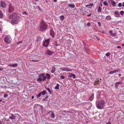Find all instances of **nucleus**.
Returning <instances> with one entry per match:
<instances>
[{"instance_id": "obj_18", "label": "nucleus", "mask_w": 124, "mask_h": 124, "mask_svg": "<svg viewBox=\"0 0 124 124\" xmlns=\"http://www.w3.org/2000/svg\"><path fill=\"white\" fill-rule=\"evenodd\" d=\"M55 67L54 66L52 67V69L51 71V72L52 73H54L55 71Z\"/></svg>"}, {"instance_id": "obj_35", "label": "nucleus", "mask_w": 124, "mask_h": 124, "mask_svg": "<svg viewBox=\"0 0 124 124\" xmlns=\"http://www.w3.org/2000/svg\"><path fill=\"white\" fill-rule=\"evenodd\" d=\"M42 78H38L37 79V81L38 82L41 81H42Z\"/></svg>"}, {"instance_id": "obj_41", "label": "nucleus", "mask_w": 124, "mask_h": 124, "mask_svg": "<svg viewBox=\"0 0 124 124\" xmlns=\"http://www.w3.org/2000/svg\"><path fill=\"white\" fill-rule=\"evenodd\" d=\"M115 14L117 15H118L119 14V12L117 11H116L115 12Z\"/></svg>"}, {"instance_id": "obj_6", "label": "nucleus", "mask_w": 124, "mask_h": 124, "mask_svg": "<svg viewBox=\"0 0 124 124\" xmlns=\"http://www.w3.org/2000/svg\"><path fill=\"white\" fill-rule=\"evenodd\" d=\"M50 35L53 38H54V35L55 33L53 31V29L52 27L50 29Z\"/></svg>"}, {"instance_id": "obj_29", "label": "nucleus", "mask_w": 124, "mask_h": 124, "mask_svg": "<svg viewBox=\"0 0 124 124\" xmlns=\"http://www.w3.org/2000/svg\"><path fill=\"white\" fill-rule=\"evenodd\" d=\"M46 91L45 90H44L42 92L41 94H42L43 95H44L46 94Z\"/></svg>"}, {"instance_id": "obj_31", "label": "nucleus", "mask_w": 124, "mask_h": 124, "mask_svg": "<svg viewBox=\"0 0 124 124\" xmlns=\"http://www.w3.org/2000/svg\"><path fill=\"white\" fill-rule=\"evenodd\" d=\"M54 115L53 113L52 112L51 115V118H54Z\"/></svg>"}, {"instance_id": "obj_60", "label": "nucleus", "mask_w": 124, "mask_h": 124, "mask_svg": "<svg viewBox=\"0 0 124 124\" xmlns=\"http://www.w3.org/2000/svg\"><path fill=\"white\" fill-rule=\"evenodd\" d=\"M89 5H87L85 6V7H87L88 6H89Z\"/></svg>"}, {"instance_id": "obj_14", "label": "nucleus", "mask_w": 124, "mask_h": 124, "mask_svg": "<svg viewBox=\"0 0 124 124\" xmlns=\"http://www.w3.org/2000/svg\"><path fill=\"white\" fill-rule=\"evenodd\" d=\"M68 77L69 78H75V75L73 74L69 73L68 74Z\"/></svg>"}, {"instance_id": "obj_24", "label": "nucleus", "mask_w": 124, "mask_h": 124, "mask_svg": "<svg viewBox=\"0 0 124 124\" xmlns=\"http://www.w3.org/2000/svg\"><path fill=\"white\" fill-rule=\"evenodd\" d=\"M64 16L62 15L60 16V19L61 21H63L64 20Z\"/></svg>"}, {"instance_id": "obj_56", "label": "nucleus", "mask_w": 124, "mask_h": 124, "mask_svg": "<svg viewBox=\"0 0 124 124\" xmlns=\"http://www.w3.org/2000/svg\"><path fill=\"white\" fill-rule=\"evenodd\" d=\"M123 6L124 7V2L123 3Z\"/></svg>"}, {"instance_id": "obj_64", "label": "nucleus", "mask_w": 124, "mask_h": 124, "mask_svg": "<svg viewBox=\"0 0 124 124\" xmlns=\"http://www.w3.org/2000/svg\"><path fill=\"white\" fill-rule=\"evenodd\" d=\"M39 10H40V9H41L39 7Z\"/></svg>"}, {"instance_id": "obj_23", "label": "nucleus", "mask_w": 124, "mask_h": 124, "mask_svg": "<svg viewBox=\"0 0 124 124\" xmlns=\"http://www.w3.org/2000/svg\"><path fill=\"white\" fill-rule=\"evenodd\" d=\"M3 14L1 11L0 10V18H2L3 17Z\"/></svg>"}, {"instance_id": "obj_32", "label": "nucleus", "mask_w": 124, "mask_h": 124, "mask_svg": "<svg viewBox=\"0 0 124 124\" xmlns=\"http://www.w3.org/2000/svg\"><path fill=\"white\" fill-rule=\"evenodd\" d=\"M9 78H6V80L7 81L9 82H11L13 83V81H12L11 80V81H10L9 80Z\"/></svg>"}, {"instance_id": "obj_10", "label": "nucleus", "mask_w": 124, "mask_h": 124, "mask_svg": "<svg viewBox=\"0 0 124 124\" xmlns=\"http://www.w3.org/2000/svg\"><path fill=\"white\" fill-rule=\"evenodd\" d=\"M61 70L62 71H72L71 69L67 68L66 67L61 68Z\"/></svg>"}, {"instance_id": "obj_61", "label": "nucleus", "mask_w": 124, "mask_h": 124, "mask_svg": "<svg viewBox=\"0 0 124 124\" xmlns=\"http://www.w3.org/2000/svg\"><path fill=\"white\" fill-rule=\"evenodd\" d=\"M48 97V96H47L45 97V98L46 99Z\"/></svg>"}, {"instance_id": "obj_38", "label": "nucleus", "mask_w": 124, "mask_h": 124, "mask_svg": "<svg viewBox=\"0 0 124 124\" xmlns=\"http://www.w3.org/2000/svg\"><path fill=\"white\" fill-rule=\"evenodd\" d=\"M99 82V80H97L95 81V84H98Z\"/></svg>"}, {"instance_id": "obj_16", "label": "nucleus", "mask_w": 124, "mask_h": 124, "mask_svg": "<svg viewBox=\"0 0 124 124\" xmlns=\"http://www.w3.org/2000/svg\"><path fill=\"white\" fill-rule=\"evenodd\" d=\"M94 94H92V95L89 98V100L90 101H92L93 100L94 97Z\"/></svg>"}, {"instance_id": "obj_1", "label": "nucleus", "mask_w": 124, "mask_h": 124, "mask_svg": "<svg viewBox=\"0 0 124 124\" xmlns=\"http://www.w3.org/2000/svg\"><path fill=\"white\" fill-rule=\"evenodd\" d=\"M18 14L17 12H14L9 16L10 19H12L11 20V23L13 24H17L18 22L22 19L20 16H18Z\"/></svg>"}, {"instance_id": "obj_27", "label": "nucleus", "mask_w": 124, "mask_h": 124, "mask_svg": "<svg viewBox=\"0 0 124 124\" xmlns=\"http://www.w3.org/2000/svg\"><path fill=\"white\" fill-rule=\"evenodd\" d=\"M121 83V82H116V85H115V87H118V84H119L120 83Z\"/></svg>"}, {"instance_id": "obj_36", "label": "nucleus", "mask_w": 124, "mask_h": 124, "mask_svg": "<svg viewBox=\"0 0 124 124\" xmlns=\"http://www.w3.org/2000/svg\"><path fill=\"white\" fill-rule=\"evenodd\" d=\"M120 13L121 15L122 16L124 14V12L123 11H121Z\"/></svg>"}, {"instance_id": "obj_9", "label": "nucleus", "mask_w": 124, "mask_h": 124, "mask_svg": "<svg viewBox=\"0 0 124 124\" xmlns=\"http://www.w3.org/2000/svg\"><path fill=\"white\" fill-rule=\"evenodd\" d=\"M0 6L3 8H6L7 6L6 3L4 1H1L0 2Z\"/></svg>"}, {"instance_id": "obj_28", "label": "nucleus", "mask_w": 124, "mask_h": 124, "mask_svg": "<svg viewBox=\"0 0 124 124\" xmlns=\"http://www.w3.org/2000/svg\"><path fill=\"white\" fill-rule=\"evenodd\" d=\"M41 38L39 37H37V42H39L41 41Z\"/></svg>"}, {"instance_id": "obj_30", "label": "nucleus", "mask_w": 124, "mask_h": 124, "mask_svg": "<svg viewBox=\"0 0 124 124\" xmlns=\"http://www.w3.org/2000/svg\"><path fill=\"white\" fill-rule=\"evenodd\" d=\"M41 94V93H39L38 95H37V98H39L40 97V96Z\"/></svg>"}, {"instance_id": "obj_50", "label": "nucleus", "mask_w": 124, "mask_h": 124, "mask_svg": "<svg viewBox=\"0 0 124 124\" xmlns=\"http://www.w3.org/2000/svg\"><path fill=\"white\" fill-rule=\"evenodd\" d=\"M46 78H43V79H42L43 81H45V80Z\"/></svg>"}, {"instance_id": "obj_3", "label": "nucleus", "mask_w": 124, "mask_h": 124, "mask_svg": "<svg viewBox=\"0 0 124 124\" xmlns=\"http://www.w3.org/2000/svg\"><path fill=\"white\" fill-rule=\"evenodd\" d=\"M105 103V102L104 100H101L96 102V107L99 109H102L104 108Z\"/></svg>"}, {"instance_id": "obj_55", "label": "nucleus", "mask_w": 124, "mask_h": 124, "mask_svg": "<svg viewBox=\"0 0 124 124\" xmlns=\"http://www.w3.org/2000/svg\"><path fill=\"white\" fill-rule=\"evenodd\" d=\"M34 98V96H32L31 98H32V99H33Z\"/></svg>"}, {"instance_id": "obj_59", "label": "nucleus", "mask_w": 124, "mask_h": 124, "mask_svg": "<svg viewBox=\"0 0 124 124\" xmlns=\"http://www.w3.org/2000/svg\"><path fill=\"white\" fill-rule=\"evenodd\" d=\"M118 75H119V77H120V76H121V74H118Z\"/></svg>"}, {"instance_id": "obj_22", "label": "nucleus", "mask_w": 124, "mask_h": 124, "mask_svg": "<svg viewBox=\"0 0 124 124\" xmlns=\"http://www.w3.org/2000/svg\"><path fill=\"white\" fill-rule=\"evenodd\" d=\"M105 19L107 20L108 21L110 20L111 19V17L109 16H107L106 18Z\"/></svg>"}, {"instance_id": "obj_48", "label": "nucleus", "mask_w": 124, "mask_h": 124, "mask_svg": "<svg viewBox=\"0 0 124 124\" xmlns=\"http://www.w3.org/2000/svg\"><path fill=\"white\" fill-rule=\"evenodd\" d=\"M106 124H112L109 121Z\"/></svg>"}, {"instance_id": "obj_39", "label": "nucleus", "mask_w": 124, "mask_h": 124, "mask_svg": "<svg viewBox=\"0 0 124 124\" xmlns=\"http://www.w3.org/2000/svg\"><path fill=\"white\" fill-rule=\"evenodd\" d=\"M46 76L47 77V78L50 77L49 74L48 73H47L46 74Z\"/></svg>"}, {"instance_id": "obj_44", "label": "nucleus", "mask_w": 124, "mask_h": 124, "mask_svg": "<svg viewBox=\"0 0 124 124\" xmlns=\"http://www.w3.org/2000/svg\"><path fill=\"white\" fill-rule=\"evenodd\" d=\"M98 25L99 26H101V23L100 22H98Z\"/></svg>"}, {"instance_id": "obj_54", "label": "nucleus", "mask_w": 124, "mask_h": 124, "mask_svg": "<svg viewBox=\"0 0 124 124\" xmlns=\"http://www.w3.org/2000/svg\"><path fill=\"white\" fill-rule=\"evenodd\" d=\"M60 78H64L63 76L62 75L60 76Z\"/></svg>"}, {"instance_id": "obj_37", "label": "nucleus", "mask_w": 124, "mask_h": 124, "mask_svg": "<svg viewBox=\"0 0 124 124\" xmlns=\"http://www.w3.org/2000/svg\"><path fill=\"white\" fill-rule=\"evenodd\" d=\"M110 54V53L109 52H108V53H107L106 54V56H109Z\"/></svg>"}, {"instance_id": "obj_21", "label": "nucleus", "mask_w": 124, "mask_h": 124, "mask_svg": "<svg viewBox=\"0 0 124 124\" xmlns=\"http://www.w3.org/2000/svg\"><path fill=\"white\" fill-rule=\"evenodd\" d=\"M101 8L100 6H99L98 8L97 12L98 13L101 12Z\"/></svg>"}, {"instance_id": "obj_46", "label": "nucleus", "mask_w": 124, "mask_h": 124, "mask_svg": "<svg viewBox=\"0 0 124 124\" xmlns=\"http://www.w3.org/2000/svg\"><path fill=\"white\" fill-rule=\"evenodd\" d=\"M23 14H24L26 15H27V13L25 11L24 12Z\"/></svg>"}, {"instance_id": "obj_33", "label": "nucleus", "mask_w": 124, "mask_h": 124, "mask_svg": "<svg viewBox=\"0 0 124 124\" xmlns=\"http://www.w3.org/2000/svg\"><path fill=\"white\" fill-rule=\"evenodd\" d=\"M17 64H15L11 65V66L13 67H16L17 66Z\"/></svg>"}, {"instance_id": "obj_12", "label": "nucleus", "mask_w": 124, "mask_h": 124, "mask_svg": "<svg viewBox=\"0 0 124 124\" xmlns=\"http://www.w3.org/2000/svg\"><path fill=\"white\" fill-rule=\"evenodd\" d=\"M54 52L52 51L48 50L46 51V54L47 55H51Z\"/></svg>"}, {"instance_id": "obj_8", "label": "nucleus", "mask_w": 124, "mask_h": 124, "mask_svg": "<svg viewBox=\"0 0 124 124\" xmlns=\"http://www.w3.org/2000/svg\"><path fill=\"white\" fill-rule=\"evenodd\" d=\"M120 70L119 69H118L117 70H115L112 71H111L109 72V74H112L115 73L119 72Z\"/></svg>"}, {"instance_id": "obj_47", "label": "nucleus", "mask_w": 124, "mask_h": 124, "mask_svg": "<svg viewBox=\"0 0 124 124\" xmlns=\"http://www.w3.org/2000/svg\"><path fill=\"white\" fill-rule=\"evenodd\" d=\"M87 25L88 26H89L90 25V24L89 23H88L87 24Z\"/></svg>"}, {"instance_id": "obj_63", "label": "nucleus", "mask_w": 124, "mask_h": 124, "mask_svg": "<svg viewBox=\"0 0 124 124\" xmlns=\"http://www.w3.org/2000/svg\"><path fill=\"white\" fill-rule=\"evenodd\" d=\"M2 70V69H1V68H0V70Z\"/></svg>"}, {"instance_id": "obj_49", "label": "nucleus", "mask_w": 124, "mask_h": 124, "mask_svg": "<svg viewBox=\"0 0 124 124\" xmlns=\"http://www.w3.org/2000/svg\"><path fill=\"white\" fill-rule=\"evenodd\" d=\"M93 5H94L92 3L91 4L89 5H88L89 6H92Z\"/></svg>"}, {"instance_id": "obj_20", "label": "nucleus", "mask_w": 124, "mask_h": 124, "mask_svg": "<svg viewBox=\"0 0 124 124\" xmlns=\"http://www.w3.org/2000/svg\"><path fill=\"white\" fill-rule=\"evenodd\" d=\"M69 6L70 7H71L72 8H74L75 7V5H74V4L73 3L69 4Z\"/></svg>"}, {"instance_id": "obj_58", "label": "nucleus", "mask_w": 124, "mask_h": 124, "mask_svg": "<svg viewBox=\"0 0 124 124\" xmlns=\"http://www.w3.org/2000/svg\"><path fill=\"white\" fill-rule=\"evenodd\" d=\"M0 124H2V122L1 120H0Z\"/></svg>"}, {"instance_id": "obj_5", "label": "nucleus", "mask_w": 124, "mask_h": 124, "mask_svg": "<svg viewBox=\"0 0 124 124\" xmlns=\"http://www.w3.org/2000/svg\"><path fill=\"white\" fill-rule=\"evenodd\" d=\"M50 42V39H48L47 40H45L43 44L44 46L47 47L49 44Z\"/></svg>"}, {"instance_id": "obj_34", "label": "nucleus", "mask_w": 124, "mask_h": 124, "mask_svg": "<svg viewBox=\"0 0 124 124\" xmlns=\"http://www.w3.org/2000/svg\"><path fill=\"white\" fill-rule=\"evenodd\" d=\"M103 3L106 6H107L108 5V3L106 1L104 2Z\"/></svg>"}, {"instance_id": "obj_62", "label": "nucleus", "mask_w": 124, "mask_h": 124, "mask_svg": "<svg viewBox=\"0 0 124 124\" xmlns=\"http://www.w3.org/2000/svg\"><path fill=\"white\" fill-rule=\"evenodd\" d=\"M122 46H124V44H122Z\"/></svg>"}, {"instance_id": "obj_17", "label": "nucleus", "mask_w": 124, "mask_h": 124, "mask_svg": "<svg viewBox=\"0 0 124 124\" xmlns=\"http://www.w3.org/2000/svg\"><path fill=\"white\" fill-rule=\"evenodd\" d=\"M111 4L113 6H116V3L114 0H111Z\"/></svg>"}, {"instance_id": "obj_43", "label": "nucleus", "mask_w": 124, "mask_h": 124, "mask_svg": "<svg viewBox=\"0 0 124 124\" xmlns=\"http://www.w3.org/2000/svg\"><path fill=\"white\" fill-rule=\"evenodd\" d=\"M122 4L121 3H119L118 4V6L119 7H121V6H122Z\"/></svg>"}, {"instance_id": "obj_15", "label": "nucleus", "mask_w": 124, "mask_h": 124, "mask_svg": "<svg viewBox=\"0 0 124 124\" xmlns=\"http://www.w3.org/2000/svg\"><path fill=\"white\" fill-rule=\"evenodd\" d=\"M45 88L48 91L49 93L51 94H52V92L51 90H50V89L49 88H48L47 87H46V86L45 87Z\"/></svg>"}, {"instance_id": "obj_51", "label": "nucleus", "mask_w": 124, "mask_h": 124, "mask_svg": "<svg viewBox=\"0 0 124 124\" xmlns=\"http://www.w3.org/2000/svg\"><path fill=\"white\" fill-rule=\"evenodd\" d=\"M91 14H89L87 15V16L88 17H89V16H91Z\"/></svg>"}, {"instance_id": "obj_52", "label": "nucleus", "mask_w": 124, "mask_h": 124, "mask_svg": "<svg viewBox=\"0 0 124 124\" xmlns=\"http://www.w3.org/2000/svg\"><path fill=\"white\" fill-rule=\"evenodd\" d=\"M22 42V41H20L19 42H18V43H17V44H19L20 43H21V42Z\"/></svg>"}, {"instance_id": "obj_25", "label": "nucleus", "mask_w": 124, "mask_h": 124, "mask_svg": "<svg viewBox=\"0 0 124 124\" xmlns=\"http://www.w3.org/2000/svg\"><path fill=\"white\" fill-rule=\"evenodd\" d=\"M59 84H57L56 85L55 87V89H59Z\"/></svg>"}, {"instance_id": "obj_13", "label": "nucleus", "mask_w": 124, "mask_h": 124, "mask_svg": "<svg viewBox=\"0 0 124 124\" xmlns=\"http://www.w3.org/2000/svg\"><path fill=\"white\" fill-rule=\"evenodd\" d=\"M109 33L110 35L111 36L113 37H115L116 36V33H112V31L111 30H110L109 31Z\"/></svg>"}, {"instance_id": "obj_53", "label": "nucleus", "mask_w": 124, "mask_h": 124, "mask_svg": "<svg viewBox=\"0 0 124 124\" xmlns=\"http://www.w3.org/2000/svg\"><path fill=\"white\" fill-rule=\"evenodd\" d=\"M117 48H121V47L120 46H117Z\"/></svg>"}, {"instance_id": "obj_42", "label": "nucleus", "mask_w": 124, "mask_h": 124, "mask_svg": "<svg viewBox=\"0 0 124 124\" xmlns=\"http://www.w3.org/2000/svg\"><path fill=\"white\" fill-rule=\"evenodd\" d=\"M8 96V95L7 94H5L4 95V97H7Z\"/></svg>"}, {"instance_id": "obj_11", "label": "nucleus", "mask_w": 124, "mask_h": 124, "mask_svg": "<svg viewBox=\"0 0 124 124\" xmlns=\"http://www.w3.org/2000/svg\"><path fill=\"white\" fill-rule=\"evenodd\" d=\"M32 54H31L32 56L33 57H34L36 56H37L39 54V53L38 51H36L35 52H32Z\"/></svg>"}, {"instance_id": "obj_26", "label": "nucleus", "mask_w": 124, "mask_h": 124, "mask_svg": "<svg viewBox=\"0 0 124 124\" xmlns=\"http://www.w3.org/2000/svg\"><path fill=\"white\" fill-rule=\"evenodd\" d=\"M15 116H14L13 114H12L11 116L9 117V118L10 119H15Z\"/></svg>"}, {"instance_id": "obj_45", "label": "nucleus", "mask_w": 124, "mask_h": 124, "mask_svg": "<svg viewBox=\"0 0 124 124\" xmlns=\"http://www.w3.org/2000/svg\"><path fill=\"white\" fill-rule=\"evenodd\" d=\"M33 62H37L38 61V60H31Z\"/></svg>"}, {"instance_id": "obj_57", "label": "nucleus", "mask_w": 124, "mask_h": 124, "mask_svg": "<svg viewBox=\"0 0 124 124\" xmlns=\"http://www.w3.org/2000/svg\"><path fill=\"white\" fill-rule=\"evenodd\" d=\"M54 1L56 2L57 1V0H54Z\"/></svg>"}, {"instance_id": "obj_19", "label": "nucleus", "mask_w": 124, "mask_h": 124, "mask_svg": "<svg viewBox=\"0 0 124 124\" xmlns=\"http://www.w3.org/2000/svg\"><path fill=\"white\" fill-rule=\"evenodd\" d=\"M39 77L40 78H46V76H45L44 74L43 73L39 75Z\"/></svg>"}, {"instance_id": "obj_40", "label": "nucleus", "mask_w": 124, "mask_h": 124, "mask_svg": "<svg viewBox=\"0 0 124 124\" xmlns=\"http://www.w3.org/2000/svg\"><path fill=\"white\" fill-rule=\"evenodd\" d=\"M54 45L56 46H58V44L57 43V42L56 41H55V42H54Z\"/></svg>"}, {"instance_id": "obj_7", "label": "nucleus", "mask_w": 124, "mask_h": 124, "mask_svg": "<svg viewBox=\"0 0 124 124\" xmlns=\"http://www.w3.org/2000/svg\"><path fill=\"white\" fill-rule=\"evenodd\" d=\"M4 40L5 42L8 44L10 43L11 42L9 38L8 37H7L5 38Z\"/></svg>"}, {"instance_id": "obj_4", "label": "nucleus", "mask_w": 124, "mask_h": 124, "mask_svg": "<svg viewBox=\"0 0 124 124\" xmlns=\"http://www.w3.org/2000/svg\"><path fill=\"white\" fill-rule=\"evenodd\" d=\"M14 8L11 4H10L8 8V12L11 13L14 10Z\"/></svg>"}, {"instance_id": "obj_2", "label": "nucleus", "mask_w": 124, "mask_h": 124, "mask_svg": "<svg viewBox=\"0 0 124 124\" xmlns=\"http://www.w3.org/2000/svg\"><path fill=\"white\" fill-rule=\"evenodd\" d=\"M48 27L47 23L45 21L42 20L40 23L39 30L41 31H45L47 29Z\"/></svg>"}]
</instances>
